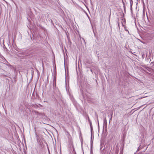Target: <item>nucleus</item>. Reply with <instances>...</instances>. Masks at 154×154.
<instances>
[{"label":"nucleus","instance_id":"obj_1","mask_svg":"<svg viewBox=\"0 0 154 154\" xmlns=\"http://www.w3.org/2000/svg\"><path fill=\"white\" fill-rule=\"evenodd\" d=\"M94 137H93L92 132L91 133V148H92V146H93V141Z\"/></svg>","mask_w":154,"mask_h":154},{"label":"nucleus","instance_id":"obj_2","mask_svg":"<svg viewBox=\"0 0 154 154\" xmlns=\"http://www.w3.org/2000/svg\"><path fill=\"white\" fill-rule=\"evenodd\" d=\"M53 86L54 88L56 87V77L55 76L54 77V80L53 81Z\"/></svg>","mask_w":154,"mask_h":154},{"label":"nucleus","instance_id":"obj_3","mask_svg":"<svg viewBox=\"0 0 154 154\" xmlns=\"http://www.w3.org/2000/svg\"><path fill=\"white\" fill-rule=\"evenodd\" d=\"M6 65L7 66H9L11 68H12V66L9 64H6Z\"/></svg>","mask_w":154,"mask_h":154},{"label":"nucleus","instance_id":"obj_4","mask_svg":"<svg viewBox=\"0 0 154 154\" xmlns=\"http://www.w3.org/2000/svg\"><path fill=\"white\" fill-rule=\"evenodd\" d=\"M103 122H104V123H105L106 124H107V121H106V118H105L104 119Z\"/></svg>","mask_w":154,"mask_h":154},{"label":"nucleus","instance_id":"obj_5","mask_svg":"<svg viewBox=\"0 0 154 154\" xmlns=\"http://www.w3.org/2000/svg\"><path fill=\"white\" fill-rule=\"evenodd\" d=\"M130 2L131 7L132 6V4H133L132 0H130Z\"/></svg>","mask_w":154,"mask_h":154},{"label":"nucleus","instance_id":"obj_6","mask_svg":"<svg viewBox=\"0 0 154 154\" xmlns=\"http://www.w3.org/2000/svg\"><path fill=\"white\" fill-rule=\"evenodd\" d=\"M88 121L89 122V123H90V127H92V123H91V122L90 121V120L89 119H88Z\"/></svg>","mask_w":154,"mask_h":154},{"label":"nucleus","instance_id":"obj_7","mask_svg":"<svg viewBox=\"0 0 154 154\" xmlns=\"http://www.w3.org/2000/svg\"><path fill=\"white\" fill-rule=\"evenodd\" d=\"M91 133L92 132V130H93V128L92 127H91Z\"/></svg>","mask_w":154,"mask_h":154},{"label":"nucleus","instance_id":"obj_8","mask_svg":"<svg viewBox=\"0 0 154 154\" xmlns=\"http://www.w3.org/2000/svg\"><path fill=\"white\" fill-rule=\"evenodd\" d=\"M138 41H140V42H141L143 43V42L140 40V39H138Z\"/></svg>","mask_w":154,"mask_h":154},{"label":"nucleus","instance_id":"obj_9","mask_svg":"<svg viewBox=\"0 0 154 154\" xmlns=\"http://www.w3.org/2000/svg\"><path fill=\"white\" fill-rule=\"evenodd\" d=\"M112 116H111V118H110V120H109V122H110V120H111V119H112Z\"/></svg>","mask_w":154,"mask_h":154},{"label":"nucleus","instance_id":"obj_10","mask_svg":"<svg viewBox=\"0 0 154 154\" xmlns=\"http://www.w3.org/2000/svg\"><path fill=\"white\" fill-rule=\"evenodd\" d=\"M124 8H125V6H124Z\"/></svg>","mask_w":154,"mask_h":154},{"label":"nucleus","instance_id":"obj_11","mask_svg":"<svg viewBox=\"0 0 154 154\" xmlns=\"http://www.w3.org/2000/svg\"><path fill=\"white\" fill-rule=\"evenodd\" d=\"M127 31H128V32L129 33V31L128 30H127Z\"/></svg>","mask_w":154,"mask_h":154}]
</instances>
